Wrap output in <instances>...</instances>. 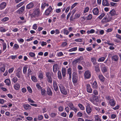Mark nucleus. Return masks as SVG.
Instances as JSON below:
<instances>
[{
  "label": "nucleus",
  "instance_id": "nucleus-1",
  "mask_svg": "<svg viewBox=\"0 0 121 121\" xmlns=\"http://www.w3.org/2000/svg\"><path fill=\"white\" fill-rule=\"evenodd\" d=\"M41 15L39 7H37L33 9V11L32 14V15L34 17H39Z\"/></svg>",
  "mask_w": 121,
  "mask_h": 121
},
{
  "label": "nucleus",
  "instance_id": "nucleus-2",
  "mask_svg": "<svg viewBox=\"0 0 121 121\" xmlns=\"http://www.w3.org/2000/svg\"><path fill=\"white\" fill-rule=\"evenodd\" d=\"M92 99L91 98L90 99V101L94 104L97 105V104L95 102H98L100 103L101 102V101L99 99V98L97 96H95L94 95L92 96Z\"/></svg>",
  "mask_w": 121,
  "mask_h": 121
},
{
  "label": "nucleus",
  "instance_id": "nucleus-3",
  "mask_svg": "<svg viewBox=\"0 0 121 121\" xmlns=\"http://www.w3.org/2000/svg\"><path fill=\"white\" fill-rule=\"evenodd\" d=\"M59 86L61 93L63 94L66 95L67 92L65 87L61 84L59 85Z\"/></svg>",
  "mask_w": 121,
  "mask_h": 121
},
{
  "label": "nucleus",
  "instance_id": "nucleus-4",
  "mask_svg": "<svg viewBox=\"0 0 121 121\" xmlns=\"http://www.w3.org/2000/svg\"><path fill=\"white\" fill-rule=\"evenodd\" d=\"M83 57L81 56L78 59L75 60L73 62V64H75L77 63H81L82 60H83Z\"/></svg>",
  "mask_w": 121,
  "mask_h": 121
},
{
  "label": "nucleus",
  "instance_id": "nucleus-5",
  "mask_svg": "<svg viewBox=\"0 0 121 121\" xmlns=\"http://www.w3.org/2000/svg\"><path fill=\"white\" fill-rule=\"evenodd\" d=\"M68 105L70 108V109L76 113L78 110L77 108L74 107L73 104L71 102H70L68 104Z\"/></svg>",
  "mask_w": 121,
  "mask_h": 121
},
{
  "label": "nucleus",
  "instance_id": "nucleus-6",
  "mask_svg": "<svg viewBox=\"0 0 121 121\" xmlns=\"http://www.w3.org/2000/svg\"><path fill=\"white\" fill-rule=\"evenodd\" d=\"M100 64V68L102 72L103 73L106 72L107 70V67L103 63H101Z\"/></svg>",
  "mask_w": 121,
  "mask_h": 121
},
{
  "label": "nucleus",
  "instance_id": "nucleus-7",
  "mask_svg": "<svg viewBox=\"0 0 121 121\" xmlns=\"http://www.w3.org/2000/svg\"><path fill=\"white\" fill-rule=\"evenodd\" d=\"M91 74L90 72L88 70L85 71L84 74V77L86 79H88L90 78Z\"/></svg>",
  "mask_w": 121,
  "mask_h": 121
},
{
  "label": "nucleus",
  "instance_id": "nucleus-8",
  "mask_svg": "<svg viewBox=\"0 0 121 121\" xmlns=\"http://www.w3.org/2000/svg\"><path fill=\"white\" fill-rule=\"evenodd\" d=\"M92 111L91 108L90 107L89 105L87 106L86 108V111L87 113L88 114L91 113Z\"/></svg>",
  "mask_w": 121,
  "mask_h": 121
},
{
  "label": "nucleus",
  "instance_id": "nucleus-9",
  "mask_svg": "<svg viewBox=\"0 0 121 121\" xmlns=\"http://www.w3.org/2000/svg\"><path fill=\"white\" fill-rule=\"evenodd\" d=\"M52 10V7L51 6H50L45 11V14L47 15H48L51 12Z\"/></svg>",
  "mask_w": 121,
  "mask_h": 121
},
{
  "label": "nucleus",
  "instance_id": "nucleus-10",
  "mask_svg": "<svg viewBox=\"0 0 121 121\" xmlns=\"http://www.w3.org/2000/svg\"><path fill=\"white\" fill-rule=\"evenodd\" d=\"M92 12L94 15H99V10L97 8H94L92 10Z\"/></svg>",
  "mask_w": 121,
  "mask_h": 121
},
{
  "label": "nucleus",
  "instance_id": "nucleus-11",
  "mask_svg": "<svg viewBox=\"0 0 121 121\" xmlns=\"http://www.w3.org/2000/svg\"><path fill=\"white\" fill-rule=\"evenodd\" d=\"M110 105L112 107H114L116 104L115 101L113 99H111L109 101Z\"/></svg>",
  "mask_w": 121,
  "mask_h": 121
},
{
  "label": "nucleus",
  "instance_id": "nucleus-12",
  "mask_svg": "<svg viewBox=\"0 0 121 121\" xmlns=\"http://www.w3.org/2000/svg\"><path fill=\"white\" fill-rule=\"evenodd\" d=\"M95 121H102L101 117L99 115H97L95 116Z\"/></svg>",
  "mask_w": 121,
  "mask_h": 121
},
{
  "label": "nucleus",
  "instance_id": "nucleus-13",
  "mask_svg": "<svg viewBox=\"0 0 121 121\" xmlns=\"http://www.w3.org/2000/svg\"><path fill=\"white\" fill-rule=\"evenodd\" d=\"M34 6V5L33 3L31 2L26 5V8L28 9H32L33 7Z\"/></svg>",
  "mask_w": 121,
  "mask_h": 121
},
{
  "label": "nucleus",
  "instance_id": "nucleus-14",
  "mask_svg": "<svg viewBox=\"0 0 121 121\" xmlns=\"http://www.w3.org/2000/svg\"><path fill=\"white\" fill-rule=\"evenodd\" d=\"M86 90L87 92L91 93L92 92V89L91 88L89 84H87L86 86Z\"/></svg>",
  "mask_w": 121,
  "mask_h": 121
},
{
  "label": "nucleus",
  "instance_id": "nucleus-15",
  "mask_svg": "<svg viewBox=\"0 0 121 121\" xmlns=\"http://www.w3.org/2000/svg\"><path fill=\"white\" fill-rule=\"evenodd\" d=\"M14 88L16 90H18L20 89V86L18 83H17L14 85Z\"/></svg>",
  "mask_w": 121,
  "mask_h": 121
},
{
  "label": "nucleus",
  "instance_id": "nucleus-16",
  "mask_svg": "<svg viewBox=\"0 0 121 121\" xmlns=\"http://www.w3.org/2000/svg\"><path fill=\"white\" fill-rule=\"evenodd\" d=\"M25 9V7L22 6L17 11V12L18 13L20 14H22L23 12V11Z\"/></svg>",
  "mask_w": 121,
  "mask_h": 121
},
{
  "label": "nucleus",
  "instance_id": "nucleus-17",
  "mask_svg": "<svg viewBox=\"0 0 121 121\" xmlns=\"http://www.w3.org/2000/svg\"><path fill=\"white\" fill-rule=\"evenodd\" d=\"M6 5L5 2H2L0 4V9L1 10L4 9Z\"/></svg>",
  "mask_w": 121,
  "mask_h": 121
},
{
  "label": "nucleus",
  "instance_id": "nucleus-18",
  "mask_svg": "<svg viewBox=\"0 0 121 121\" xmlns=\"http://www.w3.org/2000/svg\"><path fill=\"white\" fill-rule=\"evenodd\" d=\"M72 80L73 83L75 84L77 82V76H74L73 74Z\"/></svg>",
  "mask_w": 121,
  "mask_h": 121
},
{
  "label": "nucleus",
  "instance_id": "nucleus-19",
  "mask_svg": "<svg viewBox=\"0 0 121 121\" xmlns=\"http://www.w3.org/2000/svg\"><path fill=\"white\" fill-rule=\"evenodd\" d=\"M53 86L55 90L56 91H57L58 89V88L57 83L55 81H54L53 82Z\"/></svg>",
  "mask_w": 121,
  "mask_h": 121
},
{
  "label": "nucleus",
  "instance_id": "nucleus-20",
  "mask_svg": "<svg viewBox=\"0 0 121 121\" xmlns=\"http://www.w3.org/2000/svg\"><path fill=\"white\" fill-rule=\"evenodd\" d=\"M111 19V18L108 19L107 18L104 17L102 20V22L105 23L109 22Z\"/></svg>",
  "mask_w": 121,
  "mask_h": 121
},
{
  "label": "nucleus",
  "instance_id": "nucleus-21",
  "mask_svg": "<svg viewBox=\"0 0 121 121\" xmlns=\"http://www.w3.org/2000/svg\"><path fill=\"white\" fill-rule=\"evenodd\" d=\"M102 4L104 6H108L109 5L107 0H103Z\"/></svg>",
  "mask_w": 121,
  "mask_h": 121
},
{
  "label": "nucleus",
  "instance_id": "nucleus-22",
  "mask_svg": "<svg viewBox=\"0 0 121 121\" xmlns=\"http://www.w3.org/2000/svg\"><path fill=\"white\" fill-rule=\"evenodd\" d=\"M91 60L94 65H95L97 63L96 62V60L95 58L91 57Z\"/></svg>",
  "mask_w": 121,
  "mask_h": 121
},
{
  "label": "nucleus",
  "instance_id": "nucleus-23",
  "mask_svg": "<svg viewBox=\"0 0 121 121\" xmlns=\"http://www.w3.org/2000/svg\"><path fill=\"white\" fill-rule=\"evenodd\" d=\"M8 29V28L7 27L5 28L3 27H0V31L2 32H4L6 31Z\"/></svg>",
  "mask_w": 121,
  "mask_h": 121
},
{
  "label": "nucleus",
  "instance_id": "nucleus-24",
  "mask_svg": "<svg viewBox=\"0 0 121 121\" xmlns=\"http://www.w3.org/2000/svg\"><path fill=\"white\" fill-rule=\"evenodd\" d=\"M58 66L57 64H55L53 66V71L54 72H56L58 70Z\"/></svg>",
  "mask_w": 121,
  "mask_h": 121
},
{
  "label": "nucleus",
  "instance_id": "nucleus-25",
  "mask_svg": "<svg viewBox=\"0 0 121 121\" xmlns=\"http://www.w3.org/2000/svg\"><path fill=\"white\" fill-rule=\"evenodd\" d=\"M118 57L117 55H114L112 57V60L114 61H118Z\"/></svg>",
  "mask_w": 121,
  "mask_h": 121
},
{
  "label": "nucleus",
  "instance_id": "nucleus-26",
  "mask_svg": "<svg viewBox=\"0 0 121 121\" xmlns=\"http://www.w3.org/2000/svg\"><path fill=\"white\" fill-rule=\"evenodd\" d=\"M66 68H62L61 69V72L63 77H65L66 75Z\"/></svg>",
  "mask_w": 121,
  "mask_h": 121
},
{
  "label": "nucleus",
  "instance_id": "nucleus-27",
  "mask_svg": "<svg viewBox=\"0 0 121 121\" xmlns=\"http://www.w3.org/2000/svg\"><path fill=\"white\" fill-rule=\"evenodd\" d=\"M24 107L25 109L27 110H29L31 108V106L29 104L25 105Z\"/></svg>",
  "mask_w": 121,
  "mask_h": 121
},
{
  "label": "nucleus",
  "instance_id": "nucleus-28",
  "mask_svg": "<svg viewBox=\"0 0 121 121\" xmlns=\"http://www.w3.org/2000/svg\"><path fill=\"white\" fill-rule=\"evenodd\" d=\"M4 82L6 83L7 85L9 86L10 85L11 82L10 80L9 79H6Z\"/></svg>",
  "mask_w": 121,
  "mask_h": 121
},
{
  "label": "nucleus",
  "instance_id": "nucleus-29",
  "mask_svg": "<svg viewBox=\"0 0 121 121\" xmlns=\"http://www.w3.org/2000/svg\"><path fill=\"white\" fill-rule=\"evenodd\" d=\"M99 65L98 64V65H96L95 66V70L97 72H99L100 71V69Z\"/></svg>",
  "mask_w": 121,
  "mask_h": 121
},
{
  "label": "nucleus",
  "instance_id": "nucleus-30",
  "mask_svg": "<svg viewBox=\"0 0 121 121\" xmlns=\"http://www.w3.org/2000/svg\"><path fill=\"white\" fill-rule=\"evenodd\" d=\"M92 85V87L96 89L98 87L96 81H94Z\"/></svg>",
  "mask_w": 121,
  "mask_h": 121
},
{
  "label": "nucleus",
  "instance_id": "nucleus-31",
  "mask_svg": "<svg viewBox=\"0 0 121 121\" xmlns=\"http://www.w3.org/2000/svg\"><path fill=\"white\" fill-rule=\"evenodd\" d=\"M98 78L102 82H103L104 80V78L102 74H100L99 75Z\"/></svg>",
  "mask_w": 121,
  "mask_h": 121
},
{
  "label": "nucleus",
  "instance_id": "nucleus-32",
  "mask_svg": "<svg viewBox=\"0 0 121 121\" xmlns=\"http://www.w3.org/2000/svg\"><path fill=\"white\" fill-rule=\"evenodd\" d=\"M57 75L58 78L60 80L62 78V76L60 71H58Z\"/></svg>",
  "mask_w": 121,
  "mask_h": 121
},
{
  "label": "nucleus",
  "instance_id": "nucleus-33",
  "mask_svg": "<svg viewBox=\"0 0 121 121\" xmlns=\"http://www.w3.org/2000/svg\"><path fill=\"white\" fill-rule=\"evenodd\" d=\"M106 58L104 57H102L99 59L98 60V62H103L105 60Z\"/></svg>",
  "mask_w": 121,
  "mask_h": 121
},
{
  "label": "nucleus",
  "instance_id": "nucleus-34",
  "mask_svg": "<svg viewBox=\"0 0 121 121\" xmlns=\"http://www.w3.org/2000/svg\"><path fill=\"white\" fill-rule=\"evenodd\" d=\"M95 32V30L93 29H91L90 30H88L87 31L86 33L88 34H92L94 33Z\"/></svg>",
  "mask_w": 121,
  "mask_h": 121
},
{
  "label": "nucleus",
  "instance_id": "nucleus-35",
  "mask_svg": "<svg viewBox=\"0 0 121 121\" xmlns=\"http://www.w3.org/2000/svg\"><path fill=\"white\" fill-rule=\"evenodd\" d=\"M41 94L42 95L44 96L46 95V91L44 89H42L41 90Z\"/></svg>",
  "mask_w": 121,
  "mask_h": 121
},
{
  "label": "nucleus",
  "instance_id": "nucleus-36",
  "mask_svg": "<svg viewBox=\"0 0 121 121\" xmlns=\"http://www.w3.org/2000/svg\"><path fill=\"white\" fill-rule=\"evenodd\" d=\"M78 106L81 110L83 111L85 109L84 107L82 104H78Z\"/></svg>",
  "mask_w": 121,
  "mask_h": 121
},
{
  "label": "nucleus",
  "instance_id": "nucleus-37",
  "mask_svg": "<svg viewBox=\"0 0 121 121\" xmlns=\"http://www.w3.org/2000/svg\"><path fill=\"white\" fill-rule=\"evenodd\" d=\"M109 13L112 16H114L116 14V11L114 9H112L110 11Z\"/></svg>",
  "mask_w": 121,
  "mask_h": 121
},
{
  "label": "nucleus",
  "instance_id": "nucleus-38",
  "mask_svg": "<svg viewBox=\"0 0 121 121\" xmlns=\"http://www.w3.org/2000/svg\"><path fill=\"white\" fill-rule=\"evenodd\" d=\"M27 67L26 66H24L23 68V73L25 74H26L27 72Z\"/></svg>",
  "mask_w": 121,
  "mask_h": 121
},
{
  "label": "nucleus",
  "instance_id": "nucleus-39",
  "mask_svg": "<svg viewBox=\"0 0 121 121\" xmlns=\"http://www.w3.org/2000/svg\"><path fill=\"white\" fill-rule=\"evenodd\" d=\"M77 49V48L76 47H74L70 49L68 51L69 52H72L76 51Z\"/></svg>",
  "mask_w": 121,
  "mask_h": 121
},
{
  "label": "nucleus",
  "instance_id": "nucleus-40",
  "mask_svg": "<svg viewBox=\"0 0 121 121\" xmlns=\"http://www.w3.org/2000/svg\"><path fill=\"white\" fill-rule=\"evenodd\" d=\"M31 79L33 82H37V80L36 77L34 76H32L31 77Z\"/></svg>",
  "mask_w": 121,
  "mask_h": 121
},
{
  "label": "nucleus",
  "instance_id": "nucleus-41",
  "mask_svg": "<svg viewBox=\"0 0 121 121\" xmlns=\"http://www.w3.org/2000/svg\"><path fill=\"white\" fill-rule=\"evenodd\" d=\"M57 56L58 57L62 56H64V54L62 52H60L57 53Z\"/></svg>",
  "mask_w": 121,
  "mask_h": 121
},
{
  "label": "nucleus",
  "instance_id": "nucleus-42",
  "mask_svg": "<svg viewBox=\"0 0 121 121\" xmlns=\"http://www.w3.org/2000/svg\"><path fill=\"white\" fill-rule=\"evenodd\" d=\"M89 9V8L88 7H85L83 11V12L84 13H86L88 12Z\"/></svg>",
  "mask_w": 121,
  "mask_h": 121
},
{
  "label": "nucleus",
  "instance_id": "nucleus-43",
  "mask_svg": "<svg viewBox=\"0 0 121 121\" xmlns=\"http://www.w3.org/2000/svg\"><path fill=\"white\" fill-rule=\"evenodd\" d=\"M21 73L20 71H17L16 73V75L18 78H20L21 77Z\"/></svg>",
  "mask_w": 121,
  "mask_h": 121
},
{
  "label": "nucleus",
  "instance_id": "nucleus-44",
  "mask_svg": "<svg viewBox=\"0 0 121 121\" xmlns=\"http://www.w3.org/2000/svg\"><path fill=\"white\" fill-rule=\"evenodd\" d=\"M11 80L13 82L15 83L17 81L18 79L17 77H15L12 79Z\"/></svg>",
  "mask_w": 121,
  "mask_h": 121
},
{
  "label": "nucleus",
  "instance_id": "nucleus-45",
  "mask_svg": "<svg viewBox=\"0 0 121 121\" xmlns=\"http://www.w3.org/2000/svg\"><path fill=\"white\" fill-rule=\"evenodd\" d=\"M5 70V66H3L0 68V70L2 72H4Z\"/></svg>",
  "mask_w": 121,
  "mask_h": 121
},
{
  "label": "nucleus",
  "instance_id": "nucleus-46",
  "mask_svg": "<svg viewBox=\"0 0 121 121\" xmlns=\"http://www.w3.org/2000/svg\"><path fill=\"white\" fill-rule=\"evenodd\" d=\"M92 18V15L91 14H90L86 17V19L87 20H90Z\"/></svg>",
  "mask_w": 121,
  "mask_h": 121
},
{
  "label": "nucleus",
  "instance_id": "nucleus-47",
  "mask_svg": "<svg viewBox=\"0 0 121 121\" xmlns=\"http://www.w3.org/2000/svg\"><path fill=\"white\" fill-rule=\"evenodd\" d=\"M81 15L79 13H76L75 14V18L78 19L79 18L80 16Z\"/></svg>",
  "mask_w": 121,
  "mask_h": 121
},
{
  "label": "nucleus",
  "instance_id": "nucleus-48",
  "mask_svg": "<svg viewBox=\"0 0 121 121\" xmlns=\"http://www.w3.org/2000/svg\"><path fill=\"white\" fill-rule=\"evenodd\" d=\"M64 32V34H65L66 35H68V34L69 33V31L68 30L65 29H63Z\"/></svg>",
  "mask_w": 121,
  "mask_h": 121
},
{
  "label": "nucleus",
  "instance_id": "nucleus-49",
  "mask_svg": "<svg viewBox=\"0 0 121 121\" xmlns=\"http://www.w3.org/2000/svg\"><path fill=\"white\" fill-rule=\"evenodd\" d=\"M47 80L48 82L50 83H51L52 82V78L51 76L47 77Z\"/></svg>",
  "mask_w": 121,
  "mask_h": 121
},
{
  "label": "nucleus",
  "instance_id": "nucleus-50",
  "mask_svg": "<svg viewBox=\"0 0 121 121\" xmlns=\"http://www.w3.org/2000/svg\"><path fill=\"white\" fill-rule=\"evenodd\" d=\"M9 18L7 17H5L1 20L2 22H6L9 20Z\"/></svg>",
  "mask_w": 121,
  "mask_h": 121
},
{
  "label": "nucleus",
  "instance_id": "nucleus-51",
  "mask_svg": "<svg viewBox=\"0 0 121 121\" xmlns=\"http://www.w3.org/2000/svg\"><path fill=\"white\" fill-rule=\"evenodd\" d=\"M29 55L31 57H34L35 56V54L33 52H30L29 53Z\"/></svg>",
  "mask_w": 121,
  "mask_h": 121
},
{
  "label": "nucleus",
  "instance_id": "nucleus-52",
  "mask_svg": "<svg viewBox=\"0 0 121 121\" xmlns=\"http://www.w3.org/2000/svg\"><path fill=\"white\" fill-rule=\"evenodd\" d=\"M46 6V3H42L41 6V8L42 9V10H43L45 8V7Z\"/></svg>",
  "mask_w": 121,
  "mask_h": 121
},
{
  "label": "nucleus",
  "instance_id": "nucleus-53",
  "mask_svg": "<svg viewBox=\"0 0 121 121\" xmlns=\"http://www.w3.org/2000/svg\"><path fill=\"white\" fill-rule=\"evenodd\" d=\"M47 93L49 95H52V92L50 89H48L47 90Z\"/></svg>",
  "mask_w": 121,
  "mask_h": 121
},
{
  "label": "nucleus",
  "instance_id": "nucleus-54",
  "mask_svg": "<svg viewBox=\"0 0 121 121\" xmlns=\"http://www.w3.org/2000/svg\"><path fill=\"white\" fill-rule=\"evenodd\" d=\"M67 44V43L65 42H64L62 43L61 46V47L63 48L65 46H66Z\"/></svg>",
  "mask_w": 121,
  "mask_h": 121
},
{
  "label": "nucleus",
  "instance_id": "nucleus-55",
  "mask_svg": "<svg viewBox=\"0 0 121 121\" xmlns=\"http://www.w3.org/2000/svg\"><path fill=\"white\" fill-rule=\"evenodd\" d=\"M72 69L69 68L68 69L67 72L69 75L72 74Z\"/></svg>",
  "mask_w": 121,
  "mask_h": 121
},
{
  "label": "nucleus",
  "instance_id": "nucleus-56",
  "mask_svg": "<svg viewBox=\"0 0 121 121\" xmlns=\"http://www.w3.org/2000/svg\"><path fill=\"white\" fill-rule=\"evenodd\" d=\"M115 37L116 38L119 39L120 40H121V36L118 34H116Z\"/></svg>",
  "mask_w": 121,
  "mask_h": 121
},
{
  "label": "nucleus",
  "instance_id": "nucleus-57",
  "mask_svg": "<svg viewBox=\"0 0 121 121\" xmlns=\"http://www.w3.org/2000/svg\"><path fill=\"white\" fill-rule=\"evenodd\" d=\"M27 89L28 91L30 93H32V91L31 88L30 87V86H28L27 87Z\"/></svg>",
  "mask_w": 121,
  "mask_h": 121
},
{
  "label": "nucleus",
  "instance_id": "nucleus-58",
  "mask_svg": "<svg viewBox=\"0 0 121 121\" xmlns=\"http://www.w3.org/2000/svg\"><path fill=\"white\" fill-rule=\"evenodd\" d=\"M3 50L4 51L6 48L7 45L5 43H3Z\"/></svg>",
  "mask_w": 121,
  "mask_h": 121
},
{
  "label": "nucleus",
  "instance_id": "nucleus-59",
  "mask_svg": "<svg viewBox=\"0 0 121 121\" xmlns=\"http://www.w3.org/2000/svg\"><path fill=\"white\" fill-rule=\"evenodd\" d=\"M104 15L105 14L104 13H102L98 17V18L100 19H101Z\"/></svg>",
  "mask_w": 121,
  "mask_h": 121
},
{
  "label": "nucleus",
  "instance_id": "nucleus-60",
  "mask_svg": "<svg viewBox=\"0 0 121 121\" xmlns=\"http://www.w3.org/2000/svg\"><path fill=\"white\" fill-rule=\"evenodd\" d=\"M14 70V68L12 67L9 69L8 70L9 72V73H11L13 72Z\"/></svg>",
  "mask_w": 121,
  "mask_h": 121
},
{
  "label": "nucleus",
  "instance_id": "nucleus-61",
  "mask_svg": "<svg viewBox=\"0 0 121 121\" xmlns=\"http://www.w3.org/2000/svg\"><path fill=\"white\" fill-rule=\"evenodd\" d=\"M38 77L41 79L42 78H43V75L42 73H39L38 75Z\"/></svg>",
  "mask_w": 121,
  "mask_h": 121
},
{
  "label": "nucleus",
  "instance_id": "nucleus-62",
  "mask_svg": "<svg viewBox=\"0 0 121 121\" xmlns=\"http://www.w3.org/2000/svg\"><path fill=\"white\" fill-rule=\"evenodd\" d=\"M58 109L59 111L61 112L64 109V107L63 106H60L59 107Z\"/></svg>",
  "mask_w": 121,
  "mask_h": 121
},
{
  "label": "nucleus",
  "instance_id": "nucleus-63",
  "mask_svg": "<svg viewBox=\"0 0 121 121\" xmlns=\"http://www.w3.org/2000/svg\"><path fill=\"white\" fill-rule=\"evenodd\" d=\"M56 114L54 113H52L49 114V115L51 116V117H54L56 116Z\"/></svg>",
  "mask_w": 121,
  "mask_h": 121
},
{
  "label": "nucleus",
  "instance_id": "nucleus-64",
  "mask_svg": "<svg viewBox=\"0 0 121 121\" xmlns=\"http://www.w3.org/2000/svg\"><path fill=\"white\" fill-rule=\"evenodd\" d=\"M24 3V2H21L17 4V8H19L20 6L22 5Z\"/></svg>",
  "mask_w": 121,
  "mask_h": 121
}]
</instances>
